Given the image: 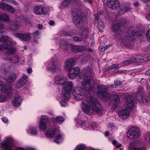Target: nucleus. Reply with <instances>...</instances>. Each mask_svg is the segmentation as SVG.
Instances as JSON below:
<instances>
[{
  "label": "nucleus",
  "instance_id": "f257e3e1",
  "mask_svg": "<svg viewBox=\"0 0 150 150\" xmlns=\"http://www.w3.org/2000/svg\"><path fill=\"white\" fill-rule=\"evenodd\" d=\"M91 68L89 67L85 68L81 72V74L84 75L83 76V80L82 82V86L86 91L90 89L91 86V82L93 80L92 76L87 75L91 74Z\"/></svg>",
  "mask_w": 150,
  "mask_h": 150
},
{
  "label": "nucleus",
  "instance_id": "f03ea898",
  "mask_svg": "<svg viewBox=\"0 0 150 150\" xmlns=\"http://www.w3.org/2000/svg\"><path fill=\"white\" fill-rule=\"evenodd\" d=\"M94 101L93 97L90 96H88L86 100H84L81 106L82 110L85 113L90 115L94 112V108L92 107Z\"/></svg>",
  "mask_w": 150,
  "mask_h": 150
},
{
  "label": "nucleus",
  "instance_id": "7ed1b4c3",
  "mask_svg": "<svg viewBox=\"0 0 150 150\" xmlns=\"http://www.w3.org/2000/svg\"><path fill=\"white\" fill-rule=\"evenodd\" d=\"M115 87V86L113 84L110 85H107V86L98 85L97 88L99 96L102 100L105 101L108 100L111 97L110 95L107 92H104L103 91H108L109 88L112 89Z\"/></svg>",
  "mask_w": 150,
  "mask_h": 150
},
{
  "label": "nucleus",
  "instance_id": "20e7f679",
  "mask_svg": "<svg viewBox=\"0 0 150 150\" xmlns=\"http://www.w3.org/2000/svg\"><path fill=\"white\" fill-rule=\"evenodd\" d=\"M73 86V83L67 80L63 86L62 95L65 100H67L69 98V93L71 92Z\"/></svg>",
  "mask_w": 150,
  "mask_h": 150
},
{
  "label": "nucleus",
  "instance_id": "39448f33",
  "mask_svg": "<svg viewBox=\"0 0 150 150\" xmlns=\"http://www.w3.org/2000/svg\"><path fill=\"white\" fill-rule=\"evenodd\" d=\"M141 135L139 129L136 127H132L128 131L127 135L129 139H133L139 137Z\"/></svg>",
  "mask_w": 150,
  "mask_h": 150
},
{
  "label": "nucleus",
  "instance_id": "423d86ee",
  "mask_svg": "<svg viewBox=\"0 0 150 150\" xmlns=\"http://www.w3.org/2000/svg\"><path fill=\"white\" fill-rule=\"evenodd\" d=\"M34 13L37 15L48 13L50 10L49 8L41 5L35 6L33 8Z\"/></svg>",
  "mask_w": 150,
  "mask_h": 150
},
{
  "label": "nucleus",
  "instance_id": "0eeeda50",
  "mask_svg": "<svg viewBox=\"0 0 150 150\" xmlns=\"http://www.w3.org/2000/svg\"><path fill=\"white\" fill-rule=\"evenodd\" d=\"M139 28L137 27H134L129 30L126 33V38L130 41H132L136 38V33L139 32Z\"/></svg>",
  "mask_w": 150,
  "mask_h": 150
},
{
  "label": "nucleus",
  "instance_id": "6e6552de",
  "mask_svg": "<svg viewBox=\"0 0 150 150\" xmlns=\"http://www.w3.org/2000/svg\"><path fill=\"white\" fill-rule=\"evenodd\" d=\"M124 22L117 23L114 24L112 26L111 29L116 35H120L123 32L122 24Z\"/></svg>",
  "mask_w": 150,
  "mask_h": 150
},
{
  "label": "nucleus",
  "instance_id": "1a4fd4ad",
  "mask_svg": "<svg viewBox=\"0 0 150 150\" xmlns=\"http://www.w3.org/2000/svg\"><path fill=\"white\" fill-rule=\"evenodd\" d=\"M73 93L75 99L77 100L82 99L85 95V92L80 87L74 88Z\"/></svg>",
  "mask_w": 150,
  "mask_h": 150
},
{
  "label": "nucleus",
  "instance_id": "9d476101",
  "mask_svg": "<svg viewBox=\"0 0 150 150\" xmlns=\"http://www.w3.org/2000/svg\"><path fill=\"white\" fill-rule=\"evenodd\" d=\"M49 124L48 117L44 115H42L40 123L39 128L42 130H45Z\"/></svg>",
  "mask_w": 150,
  "mask_h": 150
},
{
  "label": "nucleus",
  "instance_id": "9b49d317",
  "mask_svg": "<svg viewBox=\"0 0 150 150\" xmlns=\"http://www.w3.org/2000/svg\"><path fill=\"white\" fill-rule=\"evenodd\" d=\"M11 41H8L7 42L6 44H3L0 45V51L7 50L8 53L10 54H13L15 53L16 52V50L15 48H11L9 45V43H11Z\"/></svg>",
  "mask_w": 150,
  "mask_h": 150
},
{
  "label": "nucleus",
  "instance_id": "f8f14e48",
  "mask_svg": "<svg viewBox=\"0 0 150 150\" xmlns=\"http://www.w3.org/2000/svg\"><path fill=\"white\" fill-rule=\"evenodd\" d=\"M106 4L108 7L112 9H117L120 6L118 0H107Z\"/></svg>",
  "mask_w": 150,
  "mask_h": 150
},
{
  "label": "nucleus",
  "instance_id": "ddd939ff",
  "mask_svg": "<svg viewBox=\"0 0 150 150\" xmlns=\"http://www.w3.org/2000/svg\"><path fill=\"white\" fill-rule=\"evenodd\" d=\"M130 110L128 108L122 109L120 110L118 113L119 117L123 119H126L129 115Z\"/></svg>",
  "mask_w": 150,
  "mask_h": 150
},
{
  "label": "nucleus",
  "instance_id": "4468645a",
  "mask_svg": "<svg viewBox=\"0 0 150 150\" xmlns=\"http://www.w3.org/2000/svg\"><path fill=\"white\" fill-rule=\"evenodd\" d=\"M69 71V75L70 78L74 79L78 75L80 71V69L78 67H75Z\"/></svg>",
  "mask_w": 150,
  "mask_h": 150
},
{
  "label": "nucleus",
  "instance_id": "2eb2a0df",
  "mask_svg": "<svg viewBox=\"0 0 150 150\" xmlns=\"http://www.w3.org/2000/svg\"><path fill=\"white\" fill-rule=\"evenodd\" d=\"M3 33L4 32H0V41L2 42H6L5 43L3 44H6L8 41H11V43H9V45H10V46L11 47H11V48H15L12 46L13 43V41L9 39L8 37L7 36L4 35Z\"/></svg>",
  "mask_w": 150,
  "mask_h": 150
},
{
  "label": "nucleus",
  "instance_id": "dca6fc26",
  "mask_svg": "<svg viewBox=\"0 0 150 150\" xmlns=\"http://www.w3.org/2000/svg\"><path fill=\"white\" fill-rule=\"evenodd\" d=\"M74 64L75 61L73 59H69L65 62L64 68L66 71H69L71 69Z\"/></svg>",
  "mask_w": 150,
  "mask_h": 150
},
{
  "label": "nucleus",
  "instance_id": "f3484780",
  "mask_svg": "<svg viewBox=\"0 0 150 150\" xmlns=\"http://www.w3.org/2000/svg\"><path fill=\"white\" fill-rule=\"evenodd\" d=\"M16 35L17 38L23 40L24 41L29 40L31 38V34L30 33H17L16 34Z\"/></svg>",
  "mask_w": 150,
  "mask_h": 150
},
{
  "label": "nucleus",
  "instance_id": "a211bd4d",
  "mask_svg": "<svg viewBox=\"0 0 150 150\" xmlns=\"http://www.w3.org/2000/svg\"><path fill=\"white\" fill-rule=\"evenodd\" d=\"M93 99L95 101L93 103V107H92L94 108V111L100 112L102 111L103 109L102 107L99 104L98 101L96 100L94 97H93Z\"/></svg>",
  "mask_w": 150,
  "mask_h": 150
},
{
  "label": "nucleus",
  "instance_id": "6ab92c4d",
  "mask_svg": "<svg viewBox=\"0 0 150 150\" xmlns=\"http://www.w3.org/2000/svg\"><path fill=\"white\" fill-rule=\"evenodd\" d=\"M67 80V79L63 76H59L55 78L56 83L61 85L63 86Z\"/></svg>",
  "mask_w": 150,
  "mask_h": 150
},
{
  "label": "nucleus",
  "instance_id": "aec40b11",
  "mask_svg": "<svg viewBox=\"0 0 150 150\" xmlns=\"http://www.w3.org/2000/svg\"><path fill=\"white\" fill-rule=\"evenodd\" d=\"M95 24H97V27L98 28L99 31L102 32L104 28V25L101 19H99L98 17H96L94 21Z\"/></svg>",
  "mask_w": 150,
  "mask_h": 150
},
{
  "label": "nucleus",
  "instance_id": "412c9836",
  "mask_svg": "<svg viewBox=\"0 0 150 150\" xmlns=\"http://www.w3.org/2000/svg\"><path fill=\"white\" fill-rule=\"evenodd\" d=\"M83 18H81L79 16H76L74 17V23L77 27H81L83 24V23L82 21Z\"/></svg>",
  "mask_w": 150,
  "mask_h": 150
},
{
  "label": "nucleus",
  "instance_id": "4be33fe9",
  "mask_svg": "<svg viewBox=\"0 0 150 150\" xmlns=\"http://www.w3.org/2000/svg\"><path fill=\"white\" fill-rule=\"evenodd\" d=\"M138 141L137 140H135L131 143L129 146L128 149L129 150H145L144 147L140 149L135 148V147L138 144Z\"/></svg>",
  "mask_w": 150,
  "mask_h": 150
},
{
  "label": "nucleus",
  "instance_id": "5701e85b",
  "mask_svg": "<svg viewBox=\"0 0 150 150\" xmlns=\"http://www.w3.org/2000/svg\"><path fill=\"white\" fill-rule=\"evenodd\" d=\"M21 102V97L18 95H16L14 100L12 101V103L13 106H18L20 105Z\"/></svg>",
  "mask_w": 150,
  "mask_h": 150
},
{
  "label": "nucleus",
  "instance_id": "b1692460",
  "mask_svg": "<svg viewBox=\"0 0 150 150\" xmlns=\"http://www.w3.org/2000/svg\"><path fill=\"white\" fill-rule=\"evenodd\" d=\"M1 91L6 95H9L12 93L11 87L9 85H5L4 87L2 88Z\"/></svg>",
  "mask_w": 150,
  "mask_h": 150
},
{
  "label": "nucleus",
  "instance_id": "393cba45",
  "mask_svg": "<svg viewBox=\"0 0 150 150\" xmlns=\"http://www.w3.org/2000/svg\"><path fill=\"white\" fill-rule=\"evenodd\" d=\"M139 101L144 103H150V98L146 96H143L141 95V97L137 98Z\"/></svg>",
  "mask_w": 150,
  "mask_h": 150
},
{
  "label": "nucleus",
  "instance_id": "a878e982",
  "mask_svg": "<svg viewBox=\"0 0 150 150\" xmlns=\"http://www.w3.org/2000/svg\"><path fill=\"white\" fill-rule=\"evenodd\" d=\"M85 48L83 46H73L71 47V51L77 52L84 51Z\"/></svg>",
  "mask_w": 150,
  "mask_h": 150
},
{
  "label": "nucleus",
  "instance_id": "bb28decb",
  "mask_svg": "<svg viewBox=\"0 0 150 150\" xmlns=\"http://www.w3.org/2000/svg\"><path fill=\"white\" fill-rule=\"evenodd\" d=\"M113 99L112 100V102L113 107L115 108L118 105L119 102L120 100L118 96L116 95H114L112 96Z\"/></svg>",
  "mask_w": 150,
  "mask_h": 150
},
{
  "label": "nucleus",
  "instance_id": "cd10ccee",
  "mask_svg": "<svg viewBox=\"0 0 150 150\" xmlns=\"http://www.w3.org/2000/svg\"><path fill=\"white\" fill-rule=\"evenodd\" d=\"M134 103L133 101V98L132 96H128L127 98V105L130 108L133 107Z\"/></svg>",
  "mask_w": 150,
  "mask_h": 150
},
{
  "label": "nucleus",
  "instance_id": "c85d7f7f",
  "mask_svg": "<svg viewBox=\"0 0 150 150\" xmlns=\"http://www.w3.org/2000/svg\"><path fill=\"white\" fill-rule=\"evenodd\" d=\"M16 79V75L14 74H12L9 75L6 81L8 82L11 83L14 82Z\"/></svg>",
  "mask_w": 150,
  "mask_h": 150
},
{
  "label": "nucleus",
  "instance_id": "c756f323",
  "mask_svg": "<svg viewBox=\"0 0 150 150\" xmlns=\"http://www.w3.org/2000/svg\"><path fill=\"white\" fill-rule=\"evenodd\" d=\"M4 59H6L7 60H9L10 62L13 63H17L18 62L19 60V57L17 55L14 56V57H12L11 59H6L3 57Z\"/></svg>",
  "mask_w": 150,
  "mask_h": 150
},
{
  "label": "nucleus",
  "instance_id": "7c9ffc66",
  "mask_svg": "<svg viewBox=\"0 0 150 150\" xmlns=\"http://www.w3.org/2000/svg\"><path fill=\"white\" fill-rule=\"evenodd\" d=\"M52 120L54 123H61L64 121V119L62 117H57L56 118H52Z\"/></svg>",
  "mask_w": 150,
  "mask_h": 150
},
{
  "label": "nucleus",
  "instance_id": "2f4dec72",
  "mask_svg": "<svg viewBox=\"0 0 150 150\" xmlns=\"http://www.w3.org/2000/svg\"><path fill=\"white\" fill-rule=\"evenodd\" d=\"M55 129H50L49 131L46 132L45 135L48 137H52L55 134Z\"/></svg>",
  "mask_w": 150,
  "mask_h": 150
},
{
  "label": "nucleus",
  "instance_id": "473e14b6",
  "mask_svg": "<svg viewBox=\"0 0 150 150\" xmlns=\"http://www.w3.org/2000/svg\"><path fill=\"white\" fill-rule=\"evenodd\" d=\"M0 21H9V18L8 16L6 14H2L0 17ZM1 24L0 23V24Z\"/></svg>",
  "mask_w": 150,
  "mask_h": 150
},
{
  "label": "nucleus",
  "instance_id": "72a5a7b5",
  "mask_svg": "<svg viewBox=\"0 0 150 150\" xmlns=\"http://www.w3.org/2000/svg\"><path fill=\"white\" fill-rule=\"evenodd\" d=\"M88 31L87 28H84L81 34V36L82 37L84 38H87L88 35Z\"/></svg>",
  "mask_w": 150,
  "mask_h": 150
},
{
  "label": "nucleus",
  "instance_id": "f704fd0d",
  "mask_svg": "<svg viewBox=\"0 0 150 150\" xmlns=\"http://www.w3.org/2000/svg\"><path fill=\"white\" fill-rule=\"evenodd\" d=\"M144 88L142 87H140L138 89L137 91V98L138 97L139 98L140 97L141 95H143L142 94L144 93Z\"/></svg>",
  "mask_w": 150,
  "mask_h": 150
},
{
  "label": "nucleus",
  "instance_id": "c9c22d12",
  "mask_svg": "<svg viewBox=\"0 0 150 150\" xmlns=\"http://www.w3.org/2000/svg\"><path fill=\"white\" fill-rule=\"evenodd\" d=\"M63 140L62 136L59 134L57 135L54 139V142L57 143H59L61 142Z\"/></svg>",
  "mask_w": 150,
  "mask_h": 150
},
{
  "label": "nucleus",
  "instance_id": "e433bc0d",
  "mask_svg": "<svg viewBox=\"0 0 150 150\" xmlns=\"http://www.w3.org/2000/svg\"><path fill=\"white\" fill-rule=\"evenodd\" d=\"M57 67V66L55 64V63L53 62L50 63L49 66V69L52 70H56Z\"/></svg>",
  "mask_w": 150,
  "mask_h": 150
},
{
  "label": "nucleus",
  "instance_id": "4c0bfd02",
  "mask_svg": "<svg viewBox=\"0 0 150 150\" xmlns=\"http://www.w3.org/2000/svg\"><path fill=\"white\" fill-rule=\"evenodd\" d=\"M25 82L23 81L21 79L17 83L16 85V87L17 88H19L21 87H23L25 83Z\"/></svg>",
  "mask_w": 150,
  "mask_h": 150
},
{
  "label": "nucleus",
  "instance_id": "58836bf2",
  "mask_svg": "<svg viewBox=\"0 0 150 150\" xmlns=\"http://www.w3.org/2000/svg\"><path fill=\"white\" fill-rule=\"evenodd\" d=\"M130 9V8L129 5L127 4L124 5L123 6L122 11L123 12H126L129 11Z\"/></svg>",
  "mask_w": 150,
  "mask_h": 150
},
{
  "label": "nucleus",
  "instance_id": "ea45409f",
  "mask_svg": "<svg viewBox=\"0 0 150 150\" xmlns=\"http://www.w3.org/2000/svg\"><path fill=\"white\" fill-rule=\"evenodd\" d=\"M5 9H7L12 13H13L15 12L13 8L10 5L7 4Z\"/></svg>",
  "mask_w": 150,
  "mask_h": 150
},
{
  "label": "nucleus",
  "instance_id": "a19ab883",
  "mask_svg": "<svg viewBox=\"0 0 150 150\" xmlns=\"http://www.w3.org/2000/svg\"><path fill=\"white\" fill-rule=\"evenodd\" d=\"M10 27L12 30H17L19 28V25L18 24H14L10 25Z\"/></svg>",
  "mask_w": 150,
  "mask_h": 150
},
{
  "label": "nucleus",
  "instance_id": "79ce46f5",
  "mask_svg": "<svg viewBox=\"0 0 150 150\" xmlns=\"http://www.w3.org/2000/svg\"><path fill=\"white\" fill-rule=\"evenodd\" d=\"M0 73L1 75H6L8 73L7 71L4 68H1L0 70Z\"/></svg>",
  "mask_w": 150,
  "mask_h": 150
},
{
  "label": "nucleus",
  "instance_id": "37998d69",
  "mask_svg": "<svg viewBox=\"0 0 150 150\" xmlns=\"http://www.w3.org/2000/svg\"><path fill=\"white\" fill-rule=\"evenodd\" d=\"M6 100V98L5 96L3 95L1 93L0 95V102L3 103L5 102Z\"/></svg>",
  "mask_w": 150,
  "mask_h": 150
},
{
  "label": "nucleus",
  "instance_id": "c03bdc74",
  "mask_svg": "<svg viewBox=\"0 0 150 150\" xmlns=\"http://www.w3.org/2000/svg\"><path fill=\"white\" fill-rule=\"evenodd\" d=\"M85 147L83 145H79L76 148L75 150H85Z\"/></svg>",
  "mask_w": 150,
  "mask_h": 150
},
{
  "label": "nucleus",
  "instance_id": "a18cd8bd",
  "mask_svg": "<svg viewBox=\"0 0 150 150\" xmlns=\"http://www.w3.org/2000/svg\"><path fill=\"white\" fill-rule=\"evenodd\" d=\"M119 65L118 64H114L112 65L110 69L111 71L112 72L114 71L113 70H116L119 67Z\"/></svg>",
  "mask_w": 150,
  "mask_h": 150
},
{
  "label": "nucleus",
  "instance_id": "49530a36",
  "mask_svg": "<svg viewBox=\"0 0 150 150\" xmlns=\"http://www.w3.org/2000/svg\"><path fill=\"white\" fill-rule=\"evenodd\" d=\"M138 62H144L147 60L146 57H142L139 58H138Z\"/></svg>",
  "mask_w": 150,
  "mask_h": 150
},
{
  "label": "nucleus",
  "instance_id": "de8ad7c7",
  "mask_svg": "<svg viewBox=\"0 0 150 150\" xmlns=\"http://www.w3.org/2000/svg\"><path fill=\"white\" fill-rule=\"evenodd\" d=\"M62 34L67 36H71L72 35V33H70V32H67L66 31L63 30L62 31Z\"/></svg>",
  "mask_w": 150,
  "mask_h": 150
},
{
  "label": "nucleus",
  "instance_id": "09e8293b",
  "mask_svg": "<svg viewBox=\"0 0 150 150\" xmlns=\"http://www.w3.org/2000/svg\"><path fill=\"white\" fill-rule=\"evenodd\" d=\"M31 133L33 134H36L37 133V131L35 128L32 127L30 129Z\"/></svg>",
  "mask_w": 150,
  "mask_h": 150
},
{
  "label": "nucleus",
  "instance_id": "8fccbe9b",
  "mask_svg": "<svg viewBox=\"0 0 150 150\" xmlns=\"http://www.w3.org/2000/svg\"><path fill=\"white\" fill-rule=\"evenodd\" d=\"M28 76L25 74H23L22 76L20 79L23 80L25 83L26 82Z\"/></svg>",
  "mask_w": 150,
  "mask_h": 150
},
{
  "label": "nucleus",
  "instance_id": "3c124183",
  "mask_svg": "<svg viewBox=\"0 0 150 150\" xmlns=\"http://www.w3.org/2000/svg\"><path fill=\"white\" fill-rule=\"evenodd\" d=\"M146 140L149 143H150V133H147L146 135Z\"/></svg>",
  "mask_w": 150,
  "mask_h": 150
},
{
  "label": "nucleus",
  "instance_id": "603ef678",
  "mask_svg": "<svg viewBox=\"0 0 150 150\" xmlns=\"http://www.w3.org/2000/svg\"><path fill=\"white\" fill-rule=\"evenodd\" d=\"M146 36L147 40L150 42V29L147 31Z\"/></svg>",
  "mask_w": 150,
  "mask_h": 150
},
{
  "label": "nucleus",
  "instance_id": "864d4df0",
  "mask_svg": "<svg viewBox=\"0 0 150 150\" xmlns=\"http://www.w3.org/2000/svg\"><path fill=\"white\" fill-rule=\"evenodd\" d=\"M71 0H65L63 3V5L64 6H68L70 3Z\"/></svg>",
  "mask_w": 150,
  "mask_h": 150
},
{
  "label": "nucleus",
  "instance_id": "5fc2aeb1",
  "mask_svg": "<svg viewBox=\"0 0 150 150\" xmlns=\"http://www.w3.org/2000/svg\"><path fill=\"white\" fill-rule=\"evenodd\" d=\"M123 64L125 65H127L131 64L130 59L124 61L123 62Z\"/></svg>",
  "mask_w": 150,
  "mask_h": 150
},
{
  "label": "nucleus",
  "instance_id": "6e6d98bb",
  "mask_svg": "<svg viewBox=\"0 0 150 150\" xmlns=\"http://www.w3.org/2000/svg\"><path fill=\"white\" fill-rule=\"evenodd\" d=\"M6 4L3 2H0V8L5 9Z\"/></svg>",
  "mask_w": 150,
  "mask_h": 150
},
{
  "label": "nucleus",
  "instance_id": "4d7b16f0",
  "mask_svg": "<svg viewBox=\"0 0 150 150\" xmlns=\"http://www.w3.org/2000/svg\"><path fill=\"white\" fill-rule=\"evenodd\" d=\"M130 59L131 61V64H132L134 62H138V58L136 59V58H131Z\"/></svg>",
  "mask_w": 150,
  "mask_h": 150
},
{
  "label": "nucleus",
  "instance_id": "13d9d810",
  "mask_svg": "<svg viewBox=\"0 0 150 150\" xmlns=\"http://www.w3.org/2000/svg\"><path fill=\"white\" fill-rule=\"evenodd\" d=\"M5 85L4 83L2 81H0V91H1Z\"/></svg>",
  "mask_w": 150,
  "mask_h": 150
},
{
  "label": "nucleus",
  "instance_id": "bf43d9fd",
  "mask_svg": "<svg viewBox=\"0 0 150 150\" xmlns=\"http://www.w3.org/2000/svg\"><path fill=\"white\" fill-rule=\"evenodd\" d=\"M74 40L75 41L80 42L82 41V39L81 38L77 37H75L74 38Z\"/></svg>",
  "mask_w": 150,
  "mask_h": 150
},
{
  "label": "nucleus",
  "instance_id": "052dcab7",
  "mask_svg": "<svg viewBox=\"0 0 150 150\" xmlns=\"http://www.w3.org/2000/svg\"><path fill=\"white\" fill-rule=\"evenodd\" d=\"M12 3L13 4L15 5H17L18 4L17 2L15 1L14 0H6Z\"/></svg>",
  "mask_w": 150,
  "mask_h": 150
},
{
  "label": "nucleus",
  "instance_id": "680f3d73",
  "mask_svg": "<svg viewBox=\"0 0 150 150\" xmlns=\"http://www.w3.org/2000/svg\"><path fill=\"white\" fill-rule=\"evenodd\" d=\"M121 83V82L119 81H114V84L116 86L120 85Z\"/></svg>",
  "mask_w": 150,
  "mask_h": 150
},
{
  "label": "nucleus",
  "instance_id": "e2e57ef3",
  "mask_svg": "<svg viewBox=\"0 0 150 150\" xmlns=\"http://www.w3.org/2000/svg\"><path fill=\"white\" fill-rule=\"evenodd\" d=\"M99 50L102 52L105 51V49L104 48V47L103 46H100L99 47Z\"/></svg>",
  "mask_w": 150,
  "mask_h": 150
},
{
  "label": "nucleus",
  "instance_id": "0e129e2a",
  "mask_svg": "<svg viewBox=\"0 0 150 150\" xmlns=\"http://www.w3.org/2000/svg\"><path fill=\"white\" fill-rule=\"evenodd\" d=\"M2 121L5 123H7L8 121V119L5 118H2Z\"/></svg>",
  "mask_w": 150,
  "mask_h": 150
},
{
  "label": "nucleus",
  "instance_id": "69168bd1",
  "mask_svg": "<svg viewBox=\"0 0 150 150\" xmlns=\"http://www.w3.org/2000/svg\"><path fill=\"white\" fill-rule=\"evenodd\" d=\"M61 106L62 107H65L67 105L66 103L65 102L62 101L60 103Z\"/></svg>",
  "mask_w": 150,
  "mask_h": 150
},
{
  "label": "nucleus",
  "instance_id": "338daca9",
  "mask_svg": "<svg viewBox=\"0 0 150 150\" xmlns=\"http://www.w3.org/2000/svg\"><path fill=\"white\" fill-rule=\"evenodd\" d=\"M146 7L147 8H150V2H147Z\"/></svg>",
  "mask_w": 150,
  "mask_h": 150
},
{
  "label": "nucleus",
  "instance_id": "774afa93",
  "mask_svg": "<svg viewBox=\"0 0 150 150\" xmlns=\"http://www.w3.org/2000/svg\"><path fill=\"white\" fill-rule=\"evenodd\" d=\"M146 18L147 19L150 20V13L146 16Z\"/></svg>",
  "mask_w": 150,
  "mask_h": 150
}]
</instances>
